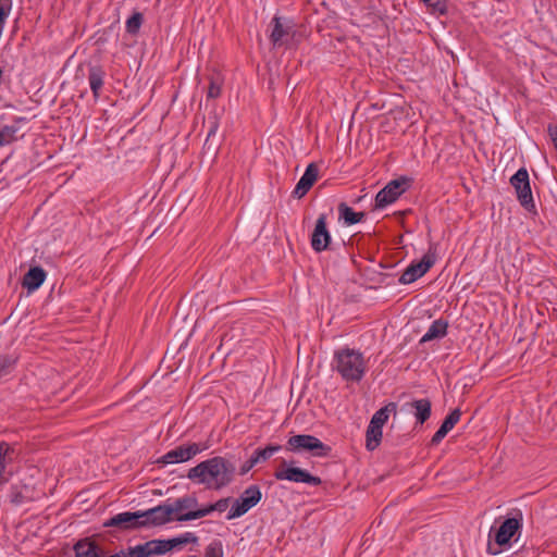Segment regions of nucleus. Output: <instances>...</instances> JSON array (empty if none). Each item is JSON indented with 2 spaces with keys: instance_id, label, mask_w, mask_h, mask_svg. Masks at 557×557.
Wrapping results in <instances>:
<instances>
[{
  "instance_id": "obj_37",
  "label": "nucleus",
  "mask_w": 557,
  "mask_h": 557,
  "mask_svg": "<svg viewBox=\"0 0 557 557\" xmlns=\"http://www.w3.org/2000/svg\"><path fill=\"white\" fill-rule=\"evenodd\" d=\"M208 124H209V129H208V134H207V138H206V144H208V141L210 140L211 137L215 136L218 129H219V119L218 116L214 114V115H210L208 117Z\"/></svg>"
},
{
  "instance_id": "obj_3",
  "label": "nucleus",
  "mask_w": 557,
  "mask_h": 557,
  "mask_svg": "<svg viewBox=\"0 0 557 557\" xmlns=\"http://www.w3.org/2000/svg\"><path fill=\"white\" fill-rule=\"evenodd\" d=\"M332 369L346 382H360L366 373L363 355L356 349L342 348L334 352Z\"/></svg>"
},
{
  "instance_id": "obj_23",
  "label": "nucleus",
  "mask_w": 557,
  "mask_h": 557,
  "mask_svg": "<svg viewBox=\"0 0 557 557\" xmlns=\"http://www.w3.org/2000/svg\"><path fill=\"white\" fill-rule=\"evenodd\" d=\"M74 557H101L98 545L89 539L78 541L74 545Z\"/></svg>"
},
{
  "instance_id": "obj_13",
  "label": "nucleus",
  "mask_w": 557,
  "mask_h": 557,
  "mask_svg": "<svg viewBox=\"0 0 557 557\" xmlns=\"http://www.w3.org/2000/svg\"><path fill=\"white\" fill-rule=\"evenodd\" d=\"M409 182L407 177H400L391 181L384 188H382L375 196V209H384L394 203L401 194L406 190V185Z\"/></svg>"
},
{
  "instance_id": "obj_30",
  "label": "nucleus",
  "mask_w": 557,
  "mask_h": 557,
  "mask_svg": "<svg viewBox=\"0 0 557 557\" xmlns=\"http://www.w3.org/2000/svg\"><path fill=\"white\" fill-rule=\"evenodd\" d=\"M17 125H5L0 128V147L8 146L17 139Z\"/></svg>"
},
{
  "instance_id": "obj_21",
  "label": "nucleus",
  "mask_w": 557,
  "mask_h": 557,
  "mask_svg": "<svg viewBox=\"0 0 557 557\" xmlns=\"http://www.w3.org/2000/svg\"><path fill=\"white\" fill-rule=\"evenodd\" d=\"M9 498L15 506L32 502L34 499V488L27 484H14L10 488Z\"/></svg>"
},
{
  "instance_id": "obj_20",
  "label": "nucleus",
  "mask_w": 557,
  "mask_h": 557,
  "mask_svg": "<svg viewBox=\"0 0 557 557\" xmlns=\"http://www.w3.org/2000/svg\"><path fill=\"white\" fill-rule=\"evenodd\" d=\"M46 277L47 273L41 267H33L25 273L22 285L33 293L44 284Z\"/></svg>"
},
{
  "instance_id": "obj_24",
  "label": "nucleus",
  "mask_w": 557,
  "mask_h": 557,
  "mask_svg": "<svg viewBox=\"0 0 557 557\" xmlns=\"http://www.w3.org/2000/svg\"><path fill=\"white\" fill-rule=\"evenodd\" d=\"M230 502H231V498H228V497L221 498L213 504H209V505L198 509L197 512L187 515V518H203L206 516H209L213 511L223 512L227 509Z\"/></svg>"
},
{
  "instance_id": "obj_17",
  "label": "nucleus",
  "mask_w": 557,
  "mask_h": 557,
  "mask_svg": "<svg viewBox=\"0 0 557 557\" xmlns=\"http://www.w3.org/2000/svg\"><path fill=\"white\" fill-rule=\"evenodd\" d=\"M330 243H331V234L326 227V214L322 213L317 219L315 226L311 234V238H310L311 248L315 252H322L329 248Z\"/></svg>"
},
{
  "instance_id": "obj_33",
  "label": "nucleus",
  "mask_w": 557,
  "mask_h": 557,
  "mask_svg": "<svg viewBox=\"0 0 557 557\" xmlns=\"http://www.w3.org/2000/svg\"><path fill=\"white\" fill-rule=\"evenodd\" d=\"M223 79L219 74L210 77V84L207 92V98L215 99L221 96Z\"/></svg>"
},
{
  "instance_id": "obj_22",
  "label": "nucleus",
  "mask_w": 557,
  "mask_h": 557,
  "mask_svg": "<svg viewBox=\"0 0 557 557\" xmlns=\"http://www.w3.org/2000/svg\"><path fill=\"white\" fill-rule=\"evenodd\" d=\"M448 323L443 319L434 320L424 335L421 337L420 343L431 342L436 338H442L447 334Z\"/></svg>"
},
{
  "instance_id": "obj_31",
  "label": "nucleus",
  "mask_w": 557,
  "mask_h": 557,
  "mask_svg": "<svg viewBox=\"0 0 557 557\" xmlns=\"http://www.w3.org/2000/svg\"><path fill=\"white\" fill-rule=\"evenodd\" d=\"M144 23V15L140 12H134L125 22V30L129 35H137Z\"/></svg>"
},
{
  "instance_id": "obj_16",
  "label": "nucleus",
  "mask_w": 557,
  "mask_h": 557,
  "mask_svg": "<svg viewBox=\"0 0 557 557\" xmlns=\"http://www.w3.org/2000/svg\"><path fill=\"white\" fill-rule=\"evenodd\" d=\"M271 25L270 40L273 47L277 48L287 45L288 38L295 33L293 22L280 16H274L271 21Z\"/></svg>"
},
{
  "instance_id": "obj_19",
  "label": "nucleus",
  "mask_w": 557,
  "mask_h": 557,
  "mask_svg": "<svg viewBox=\"0 0 557 557\" xmlns=\"http://www.w3.org/2000/svg\"><path fill=\"white\" fill-rule=\"evenodd\" d=\"M87 78L92 97L98 100L104 85L106 71L100 65H90Z\"/></svg>"
},
{
  "instance_id": "obj_36",
  "label": "nucleus",
  "mask_w": 557,
  "mask_h": 557,
  "mask_svg": "<svg viewBox=\"0 0 557 557\" xmlns=\"http://www.w3.org/2000/svg\"><path fill=\"white\" fill-rule=\"evenodd\" d=\"M421 1L436 13L445 14L447 12V0H421Z\"/></svg>"
},
{
  "instance_id": "obj_14",
  "label": "nucleus",
  "mask_w": 557,
  "mask_h": 557,
  "mask_svg": "<svg viewBox=\"0 0 557 557\" xmlns=\"http://www.w3.org/2000/svg\"><path fill=\"white\" fill-rule=\"evenodd\" d=\"M103 527L116 528L121 531L141 529L144 528L141 510L116 513L106 520Z\"/></svg>"
},
{
  "instance_id": "obj_6",
  "label": "nucleus",
  "mask_w": 557,
  "mask_h": 557,
  "mask_svg": "<svg viewBox=\"0 0 557 557\" xmlns=\"http://www.w3.org/2000/svg\"><path fill=\"white\" fill-rule=\"evenodd\" d=\"M285 449L292 453L311 451L313 456L323 457L327 455L330 447L313 435L298 434L287 440Z\"/></svg>"
},
{
  "instance_id": "obj_38",
  "label": "nucleus",
  "mask_w": 557,
  "mask_h": 557,
  "mask_svg": "<svg viewBox=\"0 0 557 557\" xmlns=\"http://www.w3.org/2000/svg\"><path fill=\"white\" fill-rule=\"evenodd\" d=\"M447 433L448 432H446L444 428L440 426L438 430L432 436L431 444L432 445L440 444L444 440V437L447 435Z\"/></svg>"
},
{
  "instance_id": "obj_40",
  "label": "nucleus",
  "mask_w": 557,
  "mask_h": 557,
  "mask_svg": "<svg viewBox=\"0 0 557 557\" xmlns=\"http://www.w3.org/2000/svg\"><path fill=\"white\" fill-rule=\"evenodd\" d=\"M256 466L255 461L250 457L248 460H246L242 467H240V474L244 475L248 473L253 467Z\"/></svg>"
},
{
  "instance_id": "obj_1",
  "label": "nucleus",
  "mask_w": 557,
  "mask_h": 557,
  "mask_svg": "<svg viewBox=\"0 0 557 557\" xmlns=\"http://www.w3.org/2000/svg\"><path fill=\"white\" fill-rule=\"evenodd\" d=\"M235 465L224 457L215 456L199 462L190 468L187 478L206 486L208 490L219 491L228 486L235 478Z\"/></svg>"
},
{
  "instance_id": "obj_29",
  "label": "nucleus",
  "mask_w": 557,
  "mask_h": 557,
  "mask_svg": "<svg viewBox=\"0 0 557 557\" xmlns=\"http://www.w3.org/2000/svg\"><path fill=\"white\" fill-rule=\"evenodd\" d=\"M382 430L380 428L373 426L369 423L366 432V447L368 450H374L381 443L382 440Z\"/></svg>"
},
{
  "instance_id": "obj_11",
  "label": "nucleus",
  "mask_w": 557,
  "mask_h": 557,
  "mask_svg": "<svg viewBox=\"0 0 557 557\" xmlns=\"http://www.w3.org/2000/svg\"><path fill=\"white\" fill-rule=\"evenodd\" d=\"M20 453L15 445L0 442V490L11 480Z\"/></svg>"
},
{
  "instance_id": "obj_28",
  "label": "nucleus",
  "mask_w": 557,
  "mask_h": 557,
  "mask_svg": "<svg viewBox=\"0 0 557 557\" xmlns=\"http://www.w3.org/2000/svg\"><path fill=\"white\" fill-rule=\"evenodd\" d=\"M395 410H396V404L389 403L385 407L375 411V413L372 416V418L370 420V424H372L373 426L380 428L382 430L383 425L388 420L389 412L395 411Z\"/></svg>"
},
{
  "instance_id": "obj_8",
  "label": "nucleus",
  "mask_w": 557,
  "mask_h": 557,
  "mask_svg": "<svg viewBox=\"0 0 557 557\" xmlns=\"http://www.w3.org/2000/svg\"><path fill=\"white\" fill-rule=\"evenodd\" d=\"M208 448L209 445L207 443H188L180 445L161 456L158 462L162 465L186 462Z\"/></svg>"
},
{
  "instance_id": "obj_39",
  "label": "nucleus",
  "mask_w": 557,
  "mask_h": 557,
  "mask_svg": "<svg viewBox=\"0 0 557 557\" xmlns=\"http://www.w3.org/2000/svg\"><path fill=\"white\" fill-rule=\"evenodd\" d=\"M447 433L448 432H446L444 428L440 426L438 430L432 436L431 444L432 445L440 444L444 440V437L447 435Z\"/></svg>"
},
{
  "instance_id": "obj_27",
  "label": "nucleus",
  "mask_w": 557,
  "mask_h": 557,
  "mask_svg": "<svg viewBox=\"0 0 557 557\" xmlns=\"http://www.w3.org/2000/svg\"><path fill=\"white\" fill-rule=\"evenodd\" d=\"M282 449L281 445L277 444H271L265 446L264 448H258L253 451V454L250 456L252 460L255 461L256 466L260 462H265L269 460L274 454L280 451Z\"/></svg>"
},
{
  "instance_id": "obj_26",
  "label": "nucleus",
  "mask_w": 557,
  "mask_h": 557,
  "mask_svg": "<svg viewBox=\"0 0 557 557\" xmlns=\"http://www.w3.org/2000/svg\"><path fill=\"white\" fill-rule=\"evenodd\" d=\"M339 219L344 221L346 225H354L362 221L364 213L356 212L352 208L347 206L345 202L338 205Z\"/></svg>"
},
{
  "instance_id": "obj_32",
  "label": "nucleus",
  "mask_w": 557,
  "mask_h": 557,
  "mask_svg": "<svg viewBox=\"0 0 557 557\" xmlns=\"http://www.w3.org/2000/svg\"><path fill=\"white\" fill-rule=\"evenodd\" d=\"M16 361L17 359L13 356H0V382L13 372Z\"/></svg>"
},
{
  "instance_id": "obj_34",
  "label": "nucleus",
  "mask_w": 557,
  "mask_h": 557,
  "mask_svg": "<svg viewBox=\"0 0 557 557\" xmlns=\"http://www.w3.org/2000/svg\"><path fill=\"white\" fill-rule=\"evenodd\" d=\"M460 417H461V411L459 409H454L444 419V421L441 424V426L444 428L446 432H449L459 422Z\"/></svg>"
},
{
  "instance_id": "obj_2",
  "label": "nucleus",
  "mask_w": 557,
  "mask_h": 557,
  "mask_svg": "<svg viewBox=\"0 0 557 557\" xmlns=\"http://www.w3.org/2000/svg\"><path fill=\"white\" fill-rule=\"evenodd\" d=\"M522 529V515L520 511L513 517L506 518L498 529L492 527L488 532L486 554L490 556L499 555L504 548L511 547L512 541L517 542Z\"/></svg>"
},
{
  "instance_id": "obj_25",
  "label": "nucleus",
  "mask_w": 557,
  "mask_h": 557,
  "mask_svg": "<svg viewBox=\"0 0 557 557\" xmlns=\"http://www.w3.org/2000/svg\"><path fill=\"white\" fill-rule=\"evenodd\" d=\"M414 409V418L417 422L423 424L431 416V401L426 398L416 399L411 403Z\"/></svg>"
},
{
  "instance_id": "obj_12",
  "label": "nucleus",
  "mask_w": 557,
  "mask_h": 557,
  "mask_svg": "<svg viewBox=\"0 0 557 557\" xmlns=\"http://www.w3.org/2000/svg\"><path fill=\"white\" fill-rule=\"evenodd\" d=\"M171 509L172 518L175 522H185L196 520L197 518H187V515L197 512L198 499L194 495H184L175 499H166Z\"/></svg>"
},
{
  "instance_id": "obj_7",
  "label": "nucleus",
  "mask_w": 557,
  "mask_h": 557,
  "mask_svg": "<svg viewBox=\"0 0 557 557\" xmlns=\"http://www.w3.org/2000/svg\"><path fill=\"white\" fill-rule=\"evenodd\" d=\"M262 498L261 490L258 485H249L247 488L244 490V492L239 495L238 498H236L227 515V520H233L236 518H239L244 516L246 512H248L252 507L258 505V503Z\"/></svg>"
},
{
  "instance_id": "obj_10",
  "label": "nucleus",
  "mask_w": 557,
  "mask_h": 557,
  "mask_svg": "<svg viewBox=\"0 0 557 557\" xmlns=\"http://www.w3.org/2000/svg\"><path fill=\"white\" fill-rule=\"evenodd\" d=\"M510 185L513 187L517 199L528 211L535 209V203L530 185L529 173L525 168H520L511 177Z\"/></svg>"
},
{
  "instance_id": "obj_18",
  "label": "nucleus",
  "mask_w": 557,
  "mask_h": 557,
  "mask_svg": "<svg viewBox=\"0 0 557 557\" xmlns=\"http://www.w3.org/2000/svg\"><path fill=\"white\" fill-rule=\"evenodd\" d=\"M319 169L314 163H310L306 170L305 173L301 175L300 180L298 181L293 194L297 198L304 197L312 187L314 182L318 178Z\"/></svg>"
},
{
  "instance_id": "obj_4",
  "label": "nucleus",
  "mask_w": 557,
  "mask_h": 557,
  "mask_svg": "<svg viewBox=\"0 0 557 557\" xmlns=\"http://www.w3.org/2000/svg\"><path fill=\"white\" fill-rule=\"evenodd\" d=\"M198 537L193 532H185L178 536L168 540H150L135 546H131L133 557H154L161 556L174 549L181 548L189 543H197Z\"/></svg>"
},
{
  "instance_id": "obj_9",
  "label": "nucleus",
  "mask_w": 557,
  "mask_h": 557,
  "mask_svg": "<svg viewBox=\"0 0 557 557\" xmlns=\"http://www.w3.org/2000/svg\"><path fill=\"white\" fill-rule=\"evenodd\" d=\"M273 475L277 481L305 483L311 486H318L322 483L319 476L312 475L306 469L294 467L293 462L287 463L285 460L282 462V467L275 470Z\"/></svg>"
},
{
  "instance_id": "obj_35",
  "label": "nucleus",
  "mask_w": 557,
  "mask_h": 557,
  "mask_svg": "<svg viewBox=\"0 0 557 557\" xmlns=\"http://www.w3.org/2000/svg\"><path fill=\"white\" fill-rule=\"evenodd\" d=\"M205 557H223V545L221 541H212L205 550Z\"/></svg>"
},
{
  "instance_id": "obj_15",
  "label": "nucleus",
  "mask_w": 557,
  "mask_h": 557,
  "mask_svg": "<svg viewBox=\"0 0 557 557\" xmlns=\"http://www.w3.org/2000/svg\"><path fill=\"white\" fill-rule=\"evenodd\" d=\"M141 515L144 528L160 527L174 522L166 500L156 507L141 510Z\"/></svg>"
},
{
  "instance_id": "obj_5",
  "label": "nucleus",
  "mask_w": 557,
  "mask_h": 557,
  "mask_svg": "<svg viewBox=\"0 0 557 557\" xmlns=\"http://www.w3.org/2000/svg\"><path fill=\"white\" fill-rule=\"evenodd\" d=\"M437 245L431 244L420 261H412L399 277L400 284H411L422 277L436 262Z\"/></svg>"
}]
</instances>
